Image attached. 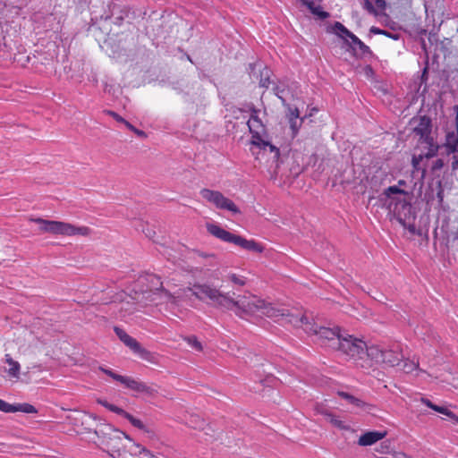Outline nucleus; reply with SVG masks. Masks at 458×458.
Here are the masks:
<instances>
[{"label":"nucleus","mask_w":458,"mask_h":458,"mask_svg":"<svg viewBox=\"0 0 458 458\" xmlns=\"http://www.w3.org/2000/svg\"><path fill=\"white\" fill-rule=\"evenodd\" d=\"M241 308L238 317L253 315L257 312L274 319L276 322L289 324L295 327L303 326L306 319V311L302 307H286L276 303L267 302L250 293L242 294Z\"/></svg>","instance_id":"nucleus-1"},{"label":"nucleus","mask_w":458,"mask_h":458,"mask_svg":"<svg viewBox=\"0 0 458 458\" xmlns=\"http://www.w3.org/2000/svg\"><path fill=\"white\" fill-rule=\"evenodd\" d=\"M98 442L100 448L112 458H138L141 454L147 458L155 457L151 451L118 430L98 437Z\"/></svg>","instance_id":"nucleus-2"},{"label":"nucleus","mask_w":458,"mask_h":458,"mask_svg":"<svg viewBox=\"0 0 458 458\" xmlns=\"http://www.w3.org/2000/svg\"><path fill=\"white\" fill-rule=\"evenodd\" d=\"M183 289H186V293H191V295L196 299L202 301L208 300L214 306L233 311L238 317L242 295H236L234 292L224 293L207 283H196L192 287H184ZM185 296H187V293H185Z\"/></svg>","instance_id":"nucleus-3"},{"label":"nucleus","mask_w":458,"mask_h":458,"mask_svg":"<svg viewBox=\"0 0 458 458\" xmlns=\"http://www.w3.org/2000/svg\"><path fill=\"white\" fill-rule=\"evenodd\" d=\"M407 194V191L399 189L397 186H389L380 195V201L382 206L392 213L412 235H420V233L417 230L414 223L407 222L411 216L413 219L415 218L413 215L411 216V205L405 199L398 197V195L405 196Z\"/></svg>","instance_id":"nucleus-4"},{"label":"nucleus","mask_w":458,"mask_h":458,"mask_svg":"<svg viewBox=\"0 0 458 458\" xmlns=\"http://www.w3.org/2000/svg\"><path fill=\"white\" fill-rule=\"evenodd\" d=\"M250 112V116L247 122L249 131L251 133L250 143L264 153L268 152L272 163H277L280 157V150L263 138V135L266 133V126L259 117V111L251 107Z\"/></svg>","instance_id":"nucleus-5"},{"label":"nucleus","mask_w":458,"mask_h":458,"mask_svg":"<svg viewBox=\"0 0 458 458\" xmlns=\"http://www.w3.org/2000/svg\"><path fill=\"white\" fill-rule=\"evenodd\" d=\"M369 348V345H367L362 339L344 332L336 350L362 368V362H366L369 359L367 356Z\"/></svg>","instance_id":"nucleus-6"},{"label":"nucleus","mask_w":458,"mask_h":458,"mask_svg":"<svg viewBox=\"0 0 458 458\" xmlns=\"http://www.w3.org/2000/svg\"><path fill=\"white\" fill-rule=\"evenodd\" d=\"M367 356L368 360L362 362L363 369H370L374 364L394 367L403 360V353L398 348H386L377 344L369 345Z\"/></svg>","instance_id":"nucleus-7"},{"label":"nucleus","mask_w":458,"mask_h":458,"mask_svg":"<svg viewBox=\"0 0 458 458\" xmlns=\"http://www.w3.org/2000/svg\"><path fill=\"white\" fill-rule=\"evenodd\" d=\"M29 220L30 222L38 224L39 226V231L42 233L60 234L64 236H88L90 234V229L87 226H75L70 223L55 220H46L39 217H30Z\"/></svg>","instance_id":"nucleus-8"},{"label":"nucleus","mask_w":458,"mask_h":458,"mask_svg":"<svg viewBox=\"0 0 458 458\" xmlns=\"http://www.w3.org/2000/svg\"><path fill=\"white\" fill-rule=\"evenodd\" d=\"M206 227L208 233L214 237L225 242L233 243L243 250L255 253H262L265 250L264 246L260 242H258L255 240H248L241 235L232 233L216 224H207Z\"/></svg>","instance_id":"nucleus-9"},{"label":"nucleus","mask_w":458,"mask_h":458,"mask_svg":"<svg viewBox=\"0 0 458 458\" xmlns=\"http://www.w3.org/2000/svg\"><path fill=\"white\" fill-rule=\"evenodd\" d=\"M300 327L308 334L318 335L323 344L334 349L337 348L340 338L344 332L338 327H318L316 323L310 321L307 315L303 326Z\"/></svg>","instance_id":"nucleus-10"},{"label":"nucleus","mask_w":458,"mask_h":458,"mask_svg":"<svg viewBox=\"0 0 458 458\" xmlns=\"http://www.w3.org/2000/svg\"><path fill=\"white\" fill-rule=\"evenodd\" d=\"M145 280L148 283V290L154 293L160 292L165 301L172 304L177 305L183 298L186 293V289H177L174 292H171L163 286L161 278L155 274H148L145 276Z\"/></svg>","instance_id":"nucleus-11"},{"label":"nucleus","mask_w":458,"mask_h":458,"mask_svg":"<svg viewBox=\"0 0 458 458\" xmlns=\"http://www.w3.org/2000/svg\"><path fill=\"white\" fill-rule=\"evenodd\" d=\"M333 29L335 33L343 38L352 50L354 55H366L371 54L369 47L341 22L336 21Z\"/></svg>","instance_id":"nucleus-12"},{"label":"nucleus","mask_w":458,"mask_h":458,"mask_svg":"<svg viewBox=\"0 0 458 458\" xmlns=\"http://www.w3.org/2000/svg\"><path fill=\"white\" fill-rule=\"evenodd\" d=\"M199 194L203 199L218 209L228 210L233 214L240 213V209L235 203L218 191L204 188L200 190Z\"/></svg>","instance_id":"nucleus-13"},{"label":"nucleus","mask_w":458,"mask_h":458,"mask_svg":"<svg viewBox=\"0 0 458 458\" xmlns=\"http://www.w3.org/2000/svg\"><path fill=\"white\" fill-rule=\"evenodd\" d=\"M425 143L428 146L427 152L418 156L414 155L411 159L413 171H420L422 177H424L427 173L428 165L426 162L437 156L438 152V146L435 143L434 139L431 142Z\"/></svg>","instance_id":"nucleus-14"},{"label":"nucleus","mask_w":458,"mask_h":458,"mask_svg":"<svg viewBox=\"0 0 458 458\" xmlns=\"http://www.w3.org/2000/svg\"><path fill=\"white\" fill-rule=\"evenodd\" d=\"M114 332L118 338L133 352L139 354L143 360H149L151 353L143 348L135 338L129 335L123 329L117 327H114Z\"/></svg>","instance_id":"nucleus-15"},{"label":"nucleus","mask_w":458,"mask_h":458,"mask_svg":"<svg viewBox=\"0 0 458 458\" xmlns=\"http://www.w3.org/2000/svg\"><path fill=\"white\" fill-rule=\"evenodd\" d=\"M431 120L429 117L423 115L418 120L417 125L414 127V133L420 137L422 142H431L433 138L431 136Z\"/></svg>","instance_id":"nucleus-16"},{"label":"nucleus","mask_w":458,"mask_h":458,"mask_svg":"<svg viewBox=\"0 0 458 458\" xmlns=\"http://www.w3.org/2000/svg\"><path fill=\"white\" fill-rule=\"evenodd\" d=\"M445 146L448 154H453L452 168H458V131L448 132Z\"/></svg>","instance_id":"nucleus-17"},{"label":"nucleus","mask_w":458,"mask_h":458,"mask_svg":"<svg viewBox=\"0 0 458 458\" xmlns=\"http://www.w3.org/2000/svg\"><path fill=\"white\" fill-rule=\"evenodd\" d=\"M387 435V431H367L361 434L358 439V445L360 446H370L377 442L384 439Z\"/></svg>","instance_id":"nucleus-18"},{"label":"nucleus","mask_w":458,"mask_h":458,"mask_svg":"<svg viewBox=\"0 0 458 458\" xmlns=\"http://www.w3.org/2000/svg\"><path fill=\"white\" fill-rule=\"evenodd\" d=\"M4 362L8 365V368L5 369L7 376L12 379L18 380L21 375V364L13 360L9 353L4 355Z\"/></svg>","instance_id":"nucleus-19"},{"label":"nucleus","mask_w":458,"mask_h":458,"mask_svg":"<svg viewBox=\"0 0 458 458\" xmlns=\"http://www.w3.org/2000/svg\"><path fill=\"white\" fill-rule=\"evenodd\" d=\"M320 413L333 427L343 431H349L351 429L350 425H348L344 420H342L340 417L335 415L327 410H323L320 411Z\"/></svg>","instance_id":"nucleus-20"},{"label":"nucleus","mask_w":458,"mask_h":458,"mask_svg":"<svg viewBox=\"0 0 458 458\" xmlns=\"http://www.w3.org/2000/svg\"><path fill=\"white\" fill-rule=\"evenodd\" d=\"M121 383L123 385H124L127 388L131 389L136 392H141V393H143V392L148 393L149 392V387L146 384L140 382L138 380H135L129 377L123 376V379L122 380Z\"/></svg>","instance_id":"nucleus-21"},{"label":"nucleus","mask_w":458,"mask_h":458,"mask_svg":"<svg viewBox=\"0 0 458 458\" xmlns=\"http://www.w3.org/2000/svg\"><path fill=\"white\" fill-rule=\"evenodd\" d=\"M24 412V413H37L38 411L32 404L24 403H18V404H11L9 403V407L6 408V413H12V412Z\"/></svg>","instance_id":"nucleus-22"},{"label":"nucleus","mask_w":458,"mask_h":458,"mask_svg":"<svg viewBox=\"0 0 458 458\" xmlns=\"http://www.w3.org/2000/svg\"><path fill=\"white\" fill-rule=\"evenodd\" d=\"M403 370L405 373H411L413 371H416V376H419L420 373H426L425 370L420 369L418 359L403 360Z\"/></svg>","instance_id":"nucleus-23"},{"label":"nucleus","mask_w":458,"mask_h":458,"mask_svg":"<svg viewBox=\"0 0 458 458\" xmlns=\"http://www.w3.org/2000/svg\"><path fill=\"white\" fill-rule=\"evenodd\" d=\"M225 278L235 286L243 287L247 284V277L236 273H229L226 275Z\"/></svg>","instance_id":"nucleus-24"},{"label":"nucleus","mask_w":458,"mask_h":458,"mask_svg":"<svg viewBox=\"0 0 458 458\" xmlns=\"http://www.w3.org/2000/svg\"><path fill=\"white\" fill-rule=\"evenodd\" d=\"M338 394L345 399L349 403L356 406V407H362L364 403L360 400L359 398H356L354 397L353 395L348 394V393H345V392H338Z\"/></svg>","instance_id":"nucleus-25"},{"label":"nucleus","mask_w":458,"mask_h":458,"mask_svg":"<svg viewBox=\"0 0 458 458\" xmlns=\"http://www.w3.org/2000/svg\"><path fill=\"white\" fill-rule=\"evenodd\" d=\"M126 420H128L133 427H135V428H139L140 430L148 432V430L147 427L145 426V424L140 420H139V419L135 418L134 416H132L131 413L129 414V416H128V418Z\"/></svg>","instance_id":"nucleus-26"},{"label":"nucleus","mask_w":458,"mask_h":458,"mask_svg":"<svg viewBox=\"0 0 458 458\" xmlns=\"http://www.w3.org/2000/svg\"><path fill=\"white\" fill-rule=\"evenodd\" d=\"M391 450V443L388 440L381 442L379 445L375 448V451L380 454H388Z\"/></svg>","instance_id":"nucleus-27"},{"label":"nucleus","mask_w":458,"mask_h":458,"mask_svg":"<svg viewBox=\"0 0 458 458\" xmlns=\"http://www.w3.org/2000/svg\"><path fill=\"white\" fill-rule=\"evenodd\" d=\"M288 121H289L290 128L293 132V136L294 137L297 135L299 129L301 126L303 119L301 118V119H294V120H288Z\"/></svg>","instance_id":"nucleus-28"},{"label":"nucleus","mask_w":458,"mask_h":458,"mask_svg":"<svg viewBox=\"0 0 458 458\" xmlns=\"http://www.w3.org/2000/svg\"><path fill=\"white\" fill-rule=\"evenodd\" d=\"M421 403H424L428 408L434 410L437 412H439V413L444 412L443 411L444 406H439V405L434 404L430 400H428L427 398H422Z\"/></svg>","instance_id":"nucleus-29"},{"label":"nucleus","mask_w":458,"mask_h":458,"mask_svg":"<svg viewBox=\"0 0 458 458\" xmlns=\"http://www.w3.org/2000/svg\"><path fill=\"white\" fill-rule=\"evenodd\" d=\"M100 370L103 371L105 374H106L107 376L111 377L113 379L118 381V382H122V380L123 379V376L122 375H119L115 372H114L113 370L111 369H104V368H100Z\"/></svg>","instance_id":"nucleus-30"},{"label":"nucleus","mask_w":458,"mask_h":458,"mask_svg":"<svg viewBox=\"0 0 458 458\" xmlns=\"http://www.w3.org/2000/svg\"><path fill=\"white\" fill-rule=\"evenodd\" d=\"M108 410L118 414V415H121L123 416V418L127 419L128 416H129V412H127L126 411H124L123 409L116 406V405H114V404H110V406H108Z\"/></svg>","instance_id":"nucleus-31"},{"label":"nucleus","mask_w":458,"mask_h":458,"mask_svg":"<svg viewBox=\"0 0 458 458\" xmlns=\"http://www.w3.org/2000/svg\"><path fill=\"white\" fill-rule=\"evenodd\" d=\"M108 410L118 414V415H121L123 416V418L127 419L128 416H129V412H127L126 411H124L123 409L116 406V405H114V404H110V406H108Z\"/></svg>","instance_id":"nucleus-32"},{"label":"nucleus","mask_w":458,"mask_h":458,"mask_svg":"<svg viewBox=\"0 0 458 458\" xmlns=\"http://www.w3.org/2000/svg\"><path fill=\"white\" fill-rule=\"evenodd\" d=\"M108 410L118 414V415H121L123 416V418L127 419L128 416H129V412H127L126 411H124L123 409L116 406V405H114V404H110V406H108Z\"/></svg>","instance_id":"nucleus-33"},{"label":"nucleus","mask_w":458,"mask_h":458,"mask_svg":"<svg viewBox=\"0 0 458 458\" xmlns=\"http://www.w3.org/2000/svg\"><path fill=\"white\" fill-rule=\"evenodd\" d=\"M443 411L444 412H441V414L447 416L454 425H458V416L455 413L448 410L446 407H444Z\"/></svg>","instance_id":"nucleus-34"},{"label":"nucleus","mask_w":458,"mask_h":458,"mask_svg":"<svg viewBox=\"0 0 458 458\" xmlns=\"http://www.w3.org/2000/svg\"><path fill=\"white\" fill-rule=\"evenodd\" d=\"M268 72H269L267 70L265 72H261V79H260L259 84L263 88H268L271 83L269 77H268Z\"/></svg>","instance_id":"nucleus-35"},{"label":"nucleus","mask_w":458,"mask_h":458,"mask_svg":"<svg viewBox=\"0 0 458 458\" xmlns=\"http://www.w3.org/2000/svg\"><path fill=\"white\" fill-rule=\"evenodd\" d=\"M129 130H131V131H133L137 136L140 137V138H147V133L141 130H139L137 129L136 127H134L131 123H126V125H125Z\"/></svg>","instance_id":"nucleus-36"},{"label":"nucleus","mask_w":458,"mask_h":458,"mask_svg":"<svg viewBox=\"0 0 458 458\" xmlns=\"http://www.w3.org/2000/svg\"><path fill=\"white\" fill-rule=\"evenodd\" d=\"M443 166H444V161H443V159H441V158H437V159H436V160L433 162V164H432V165H431L430 169H431V171H432L433 173H435L436 171H438V170L442 169V168H443Z\"/></svg>","instance_id":"nucleus-37"},{"label":"nucleus","mask_w":458,"mask_h":458,"mask_svg":"<svg viewBox=\"0 0 458 458\" xmlns=\"http://www.w3.org/2000/svg\"><path fill=\"white\" fill-rule=\"evenodd\" d=\"M300 119V111L297 107L290 108L288 113V120Z\"/></svg>","instance_id":"nucleus-38"},{"label":"nucleus","mask_w":458,"mask_h":458,"mask_svg":"<svg viewBox=\"0 0 458 458\" xmlns=\"http://www.w3.org/2000/svg\"><path fill=\"white\" fill-rule=\"evenodd\" d=\"M188 342H189V344L191 346H192L194 349H196L197 351H201L202 350V345L197 340L196 337H191L188 339Z\"/></svg>","instance_id":"nucleus-39"},{"label":"nucleus","mask_w":458,"mask_h":458,"mask_svg":"<svg viewBox=\"0 0 458 458\" xmlns=\"http://www.w3.org/2000/svg\"><path fill=\"white\" fill-rule=\"evenodd\" d=\"M107 114L119 123H123L125 125H126V123H128V121H126L124 118H123L121 115H119L117 113H115L114 111H107Z\"/></svg>","instance_id":"nucleus-40"},{"label":"nucleus","mask_w":458,"mask_h":458,"mask_svg":"<svg viewBox=\"0 0 458 458\" xmlns=\"http://www.w3.org/2000/svg\"><path fill=\"white\" fill-rule=\"evenodd\" d=\"M146 236L151 240H154L156 232L153 229L148 228L147 231H143Z\"/></svg>","instance_id":"nucleus-41"},{"label":"nucleus","mask_w":458,"mask_h":458,"mask_svg":"<svg viewBox=\"0 0 458 458\" xmlns=\"http://www.w3.org/2000/svg\"><path fill=\"white\" fill-rule=\"evenodd\" d=\"M9 407V403L2 399H0V411L6 412V408Z\"/></svg>","instance_id":"nucleus-42"},{"label":"nucleus","mask_w":458,"mask_h":458,"mask_svg":"<svg viewBox=\"0 0 458 458\" xmlns=\"http://www.w3.org/2000/svg\"><path fill=\"white\" fill-rule=\"evenodd\" d=\"M273 90L279 98L283 99L280 94L284 92V89H281L278 86H276L275 88H273Z\"/></svg>","instance_id":"nucleus-43"},{"label":"nucleus","mask_w":458,"mask_h":458,"mask_svg":"<svg viewBox=\"0 0 458 458\" xmlns=\"http://www.w3.org/2000/svg\"><path fill=\"white\" fill-rule=\"evenodd\" d=\"M371 32L375 33V34H385L386 32L377 29V28H375V27H372L371 28Z\"/></svg>","instance_id":"nucleus-44"},{"label":"nucleus","mask_w":458,"mask_h":458,"mask_svg":"<svg viewBox=\"0 0 458 458\" xmlns=\"http://www.w3.org/2000/svg\"><path fill=\"white\" fill-rule=\"evenodd\" d=\"M98 403L101 404L102 406L106 407L108 410V406H110L111 403H109L106 401L104 400H98Z\"/></svg>","instance_id":"nucleus-45"},{"label":"nucleus","mask_w":458,"mask_h":458,"mask_svg":"<svg viewBox=\"0 0 458 458\" xmlns=\"http://www.w3.org/2000/svg\"><path fill=\"white\" fill-rule=\"evenodd\" d=\"M406 185V182L404 180H399L397 182V187L401 190H403L401 187H403Z\"/></svg>","instance_id":"nucleus-46"},{"label":"nucleus","mask_w":458,"mask_h":458,"mask_svg":"<svg viewBox=\"0 0 458 458\" xmlns=\"http://www.w3.org/2000/svg\"><path fill=\"white\" fill-rule=\"evenodd\" d=\"M394 450H391V451H390V454H387V455H388V456H387L388 458H394Z\"/></svg>","instance_id":"nucleus-47"},{"label":"nucleus","mask_w":458,"mask_h":458,"mask_svg":"<svg viewBox=\"0 0 458 458\" xmlns=\"http://www.w3.org/2000/svg\"><path fill=\"white\" fill-rule=\"evenodd\" d=\"M319 15H320L321 17H323V18L327 17V13H325V12H322L321 13H319Z\"/></svg>","instance_id":"nucleus-48"},{"label":"nucleus","mask_w":458,"mask_h":458,"mask_svg":"<svg viewBox=\"0 0 458 458\" xmlns=\"http://www.w3.org/2000/svg\"><path fill=\"white\" fill-rule=\"evenodd\" d=\"M366 70H367V71H369V72H371V71H372L371 67H370V66H369V65L366 67Z\"/></svg>","instance_id":"nucleus-49"},{"label":"nucleus","mask_w":458,"mask_h":458,"mask_svg":"<svg viewBox=\"0 0 458 458\" xmlns=\"http://www.w3.org/2000/svg\"><path fill=\"white\" fill-rule=\"evenodd\" d=\"M455 109H456V113H457V120H458V105L455 106Z\"/></svg>","instance_id":"nucleus-50"}]
</instances>
